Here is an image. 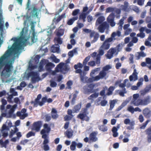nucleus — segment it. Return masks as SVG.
I'll use <instances>...</instances> for the list:
<instances>
[{
  "label": "nucleus",
  "instance_id": "nucleus-1",
  "mask_svg": "<svg viewBox=\"0 0 151 151\" xmlns=\"http://www.w3.org/2000/svg\"><path fill=\"white\" fill-rule=\"evenodd\" d=\"M14 41V43L12 47L9 48L0 58V69H1L4 66L1 73V75L6 78L10 76L12 74V71L13 68L11 62H7L9 58L13 52H16L18 51L22 46L20 39L15 38Z\"/></svg>",
  "mask_w": 151,
  "mask_h": 151
},
{
  "label": "nucleus",
  "instance_id": "nucleus-2",
  "mask_svg": "<svg viewBox=\"0 0 151 151\" xmlns=\"http://www.w3.org/2000/svg\"><path fill=\"white\" fill-rule=\"evenodd\" d=\"M111 68V67L110 65H107L104 67L102 70L100 71L99 75L93 77L92 78H88L87 81L90 82H92L93 81H97L101 79L106 78V77L107 74V72Z\"/></svg>",
  "mask_w": 151,
  "mask_h": 151
},
{
  "label": "nucleus",
  "instance_id": "nucleus-3",
  "mask_svg": "<svg viewBox=\"0 0 151 151\" xmlns=\"http://www.w3.org/2000/svg\"><path fill=\"white\" fill-rule=\"evenodd\" d=\"M45 65V68L48 71H50L55 67V65L51 62H49L47 60L42 59L38 67V71L41 72L44 71V66Z\"/></svg>",
  "mask_w": 151,
  "mask_h": 151
},
{
  "label": "nucleus",
  "instance_id": "nucleus-4",
  "mask_svg": "<svg viewBox=\"0 0 151 151\" xmlns=\"http://www.w3.org/2000/svg\"><path fill=\"white\" fill-rule=\"evenodd\" d=\"M26 9L30 17H38L40 10L37 8L35 5L30 6L28 1L26 5Z\"/></svg>",
  "mask_w": 151,
  "mask_h": 151
},
{
  "label": "nucleus",
  "instance_id": "nucleus-5",
  "mask_svg": "<svg viewBox=\"0 0 151 151\" xmlns=\"http://www.w3.org/2000/svg\"><path fill=\"white\" fill-rule=\"evenodd\" d=\"M150 97L147 96L144 99H137L132 100L130 104L135 106H138L139 105L145 106L150 102Z\"/></svg>",
  "mask_w": 151,
  "mask_h": 151
},
{
  "label": "nucleus",
  "instance_id": "nucleus-6",
  "mask_svg": "<svg viewBox=\"0 0 151 151\" xmlns=\"http://www.w3.org/2000/svg\"><path fill=\"white\" fill-rule=\"evenodd\" d=\"M115 88L114 86H111L108 88L107 87L105 86L103 87V89L100 92V95L102 96H104L103 99H104L106 95H111Z\"/></svg>",
  "mask_w": 151,
  "mask_h": 151
},
{
  "label": "nucleus",
  "instance_id": "nucleus-7",
  "mask_svg": "<svg viewBox=\"0 0 151 151\" xmlns=\"http://www.w3.org/2000/svg\"><path fill=\"white\" fill-rule=\"evenodd\" d=\"M95 85L94 83H91L87 86H85L83 87L84 93L85 94H89L98 91V88L94 89Z\"/></svg>",
  "mask_w": 151,
  "mask_h": 151
},
{
  "label": "nucleus",
  "instance_id": "nucleus-8",
  "mask_svg": "<svg viewBox=\"0 0 151 151\" xmlns=\"http://www.w3.org/2000/svg\"><path fill=\"white\" fill-rule=\"evenodd\" d=\"M50 131V126L47 124H45L43 125V129L40 132V134L42 135V138L43 139L48 138V135Z\"/></svg>",
  "mask_w": 151,
  "mask_h": 151
},
{
  "label": "nucleus",
  "instance_id": "nucleus-9",
  "mask_svg": "<svg viewBox=\"0 0 151 151\" xmlns=\"http://www.w3.org/2000/svg\"><path fill=\"white\" fill-rule=\"evenodd\" d=\"M82 113H80L77 116V117L82 120H84L88 122L90 118L87 116L88 114V109L86 108H82L81 110Z\"/></svg>",
  "mask_w": 151,
  "mask_h": 151
},
{
  "label": "nucleus",
  "instance_id": "nucleus-10",
  "mask_svg": "<svg viewBox=\"0 0 151 151\" xmlns=\"http://www.w3.org/2000/svg\"><path fill=\"white\" fill-rule=\"evenodd\" d=\"M28 77L31 76V82L33 83H35L36 82L40 80V78L39 76V74L38 72L31 71L27 74Z\"/></svg>",
  "mask_w": 151,
  "mask_h": 151
},
{
  "label": "nucleus",
  "instance_id": "nucleus-11",
  "mask_svg": "<svg viewBox=\"0 0 151 151\" xmlns=\"http://www.w3.org/2000/svg\"><path fill=\"white\" fill-rule=\"evenodd\" d=\"M99 35L98 33L93 31L89 35V38L91 40V43H93L96 42L99 37Z\"/></svg>",
  "mask_w": 151,
  "mask_h": 151
},
{
  "label": "nucleus",
  "instance_id": "nucleus-12",
  "mask_svg": "<svg viewBox=\"0 0 151 151\" xmlns=\"http://www.w3.org/2000/svg\"><path fill=\"white\" fill-rule=\"evenodd\" d=\"M112 42V39L111 38L106 39L100 47V48L104 50H107L109 49L110 44L109 43Z\"/></svg>",
  "mask_w": 151,
  "mask_h": 151
},
{
  "label": "nucleus",
  "instance_id": "nucleus-13",
  "mask_svg": "<svg viewBox=\"0 0 151 151\" xmlns=\"http://www.w3.org/2000/svg\"><path fill=\"white\" fill-rule=\"evenodd\" d=\"M109 27V25L106 22H104L101 24L98 27V29L100 32L103 33L105 30Z\"/></svg>",
  "mask_w": 151,
  "mask_h": 151
},
{
  "label": "nucleus",
  "instance_id": "nucleus-14",
  "mask_svg": "<svg viewBox=\"0 0 151 151\" xmlns=\"http://www.w3.org/2000/svg\"><path fill=\"white\" fill-rule=\"evenodd\" d=\"M114 14L113 13H111L108 16L107 19L108 22L112 27L114 26L115 25V23L114 21Z\"/></svg>",
  "mask_w": 151,
  "mask_h": 151
},
{
  "label": "nucleus",
  "instance_id": "nucleus-15",
  "mask_svg": "<svg viewBox=\"0 0 151 151\" xmlns=\"http://www.w3.org/2000/svg\"><path fill=\"white\" fill-rule=\"evenodd\" d=\"M41 126V121H38L34 122L32 128V130H35L38 132L39 131Z\"/></svg>",
  "mask_w": 151,
  "mask_h": 151
},
{
  "label": "nucleus",
  "instance_id": "nucleus-16",
  "mask_svg": "<svg viewBox=\"0 0 151 151\" xmlns=\"http://www.w3.org/2000/svg\"><path fill=\"white\" fill-rule=\"evenodd\" d=\"M142 114L146 118H149L151 117V111L149 108L146 107L143 109Z\"/></svg>",
  "mask_w": 151,
  "mask_h": 151
},
{
  "label": "nucleus",
  "instance_id": "nucleus-17",
  "mask_svg": "<svg viewBox=\"0 0 151 151\" xmlns=\"http://www.w3.org/2000/svg\"><path fill=\"white\" fill-rule=\"evenodd\" d=\"M145 134L147 135V140L148 143L151 142V126L145 131Z\"/></svg>",
  "mask_w": 151,
  "mask_h": 151
},
{
  "label": "nucleus",
  "instance_id": "nucleus-18",
  "mask_svg": "<svg viewBox=\"0 0 151 151\" xmlns=\"http://www.w3.org/2000/svg\"><path fill=\"white\" fill-rule=\"evenodd\" d=\"M41 94H40L37 95V98L35 99L34 101H31V104H33L34 107H37L40 102L39 100L41 98Z\"/></svg>",
  "mask_w": 151,
  "mask_h": 151
},
{
  "label": "nucleus",
  "instance_id": "nucleus-19",
  "mask_svg": "<svg viewBox=\"0 0 151 151\" xmlns=\"http://www.w3.org/2000/svg\"><path fill=\"white\" fill-rule=\"evenodd\" d=\"M44 139V140L43 142V144L44 145L43 146V150L45 151L49 150H50V147L47 144L49 142L48 138H45Z\"/></svg>",
  "mask_w": 151,
  "mask_h": 151
},
{
  "label": "nucleus",
  "instance_id": "nucleus-20",
  "mask_svg": "<svg viewBox=\"0 0 151 151\" xmlns=\"http://www.w3.org/2000/svg\"><path fill=\"white\" fill-rule=\"evenodd\" d=\"M121 9L125 12H128L130 11V9L129 7V3L127 1H124V5L121 6Z\"/></svg>",
  "mask_w": 151,
  "mask_h": 151
},
{
  "label": "nucleus",
  "instance_id": "nucleus-21",
  "mask_svg": "<svg viewBox=\"0 0 151 151\" xmlns=\"http://www.w3.org/2000/svg\"><path fill=\"white\" fill-rule=\"evenodd\" d=\"M137 74V73L136 72V69H134L132 75L129 77L130 81H132L133 80L135 81L137 80L138 78Z\"/></svg>",
  "mask_w": 151,
  "mask_h": 151
},
{
  "label": "nucleus",
  "instance_id": "nucleus-22",
  "mask_svg": "<svg viewBox=\"0 0 151 151\" xmlns=\"http://www.w3.org/2000/svg\"><path fill=\"white\" fill-rule=\"evenodd\" d=\"M96 135L97 133L95 132L91 133L89 136L90 140L92 141V142L96 141L97 140V138L96 137Z\"/></svg>",
  "mask_w": 151,
  "mask_h": 151
},
{
  "label": "nucleus",
  "instance_id": "nucleus-23",
  "mask_svg": "<svg viewBox=\"0 0 151 151\" xmlns=\"http://www.w3.org/2000/svg\"><path fill=\"white\" fill-rule=\"evenodd\" d=\"M81 105L82 103L80 102L75 106L73 109V113H78L79 112L81 108Z\"/></svg>",
  "mask_w": 151,
  "mask_h": 151
},
{
  "label": "nucleus",
  "instance_id": "nucleus-24",
  "mask_svg": "<svg viewBox=\"0 0 151 151\" xmlns=\"http://www.w3.org/2000/svg\"><path fill=\"white\" fill-rule=\"evenodd\" d=\"M51 117L52 119H56L58 117V115L57 114V111L55 108H52L51 111Z\"/></svg>",
  "mask_w": 151,
  "mask_h": 151
},
{
  "label": "nucleus",
  "instance_id": "nucleus-25",
  "mask_svg": "<svg viewBox=\"0 0 151 151\" xmlns=\"http://www.w3.org/2000/svg\"><path fill=\"white\" fill-rule=\"evenodd\" d=\"M56 36L58 37H60L64 35V30L59 28L56 30Z\"/></svg>",
  "mask_w": 151,
  "mask_h": 151
},
{
  "label": "nucleus",
  "instance_id": "nucleus-26",
  "mask_svg": "<svg viewBox=\"0 0 151 151\" xmlns=\"http://www.w3.org/2000/svg\"><path fill=\"white\" fill-rule=\"evenodd\" d=\"M17 105L16 104L14 105L9 110L8 112V114L9 115V116H7V118H10L12 117V116L14 111L15 109L16 108Z\"/></svg>",
  "mask_w": 151,
  "mask_h": 151
},
{
  "label": "nucleus",
  "instance_id": "nucleus-27",
  "mask_svg": "<svg viewBox=\"0 0 151 151\" xmlns=\"http://www.w3.org/2000/svg\"><path fill=\"white\" fill-rule=\"evenodd\" d=\"M9 139H7L4 142L3 141L2 139H0V145H1V147H4L5 148L7 147V145L9 144Z\"/></svg>",
  "mask_w": 151,
  "mask_h": 151
},
{
  "label": "nucleus",
  "instance_id": "nucleus-28",
  "mask_svg": "<svg viewBox=\"0 0 151 151\" xmlns=\"http://www.w3.org/2000/svg\"><path fill=\"white\" fill-rule=\"evenodd\" d=\"M99 95V93H96V92H94L88 97V99L91 100L92 102L94 100L93 99L96 98Z\"/></svg>",
  "mask_w": 151,
  "mask_h": 151
},
{
  "label": "nucleus",
  "instance_id": "nucleus-29",
  "mask_svg": "<svg viewBox=\"0 0 151 151\" xmlns=\"http://www.w3.org/2000/svg\"><path fill=\"white\" fill-rule=\"evenodd\" d=\"M138 55H136L135 57L137 60H139L141 57H144L146 56V54L143 51L138 52Z\"/></svg>",
  "mask_w": 151,
  "mask_h": 151
},
{
  "label": "nucleus",
  "instance_id": "nucleus-30",
  "mask_svg": "<svg viewBox=\"0 0 151 151\" xmlns=\"http://www.w3.org/2000/svg\"><path fill=\"white\" fill-rule=\"evenodd\" d=\"M86 75V73H84L80 76L81 81L83 83H86L87 81L88 77L86 76H85Z\"/></svg>",
  "mask_w": 151,
  "mask_h": 151
},
{
  "label": "nucleus",
  "instance_id": "nucleus-31",
  "mask_svg": "<svg viewBox=\"0 0 151 151\" xmlns=\"http://www.w3.org/2000/svg\"><path fill=\"white\" fill-rule=\"evenodd\" d=\"M105 18L104 16H101L99 17L96 21V25H98L102 24Z\"/></svg>",
  "mask_w": 151,
  "mask_h": 151
},
{
  "label": "nucleus",
  "instance_id": "nucleus-32",
  "mask_svg": "<svg viewBox=\"0 0 151 151\" xmlns=\"http://www.w3.org/2000/svg\"><path fill=\"white\" fill-rule=\"evenodd\" d=\"M78 93V91L76 90L75 91V93L73 94V97L71 100V103L73 105L75 103L77 94Z\"/></svg>",
  "mask_w": 151,
  "mask_h": 151
},
{
  "label": "nucleus",
  "instance_id": "nucleus-33",
  "mask_svg": "<svg viewBox=\"0 0 151 151\" xmlns=\"http://www.w3.org/2000/svg\"><path fill=\"white\" fill-rule=\"evenodd\" d=\"M78 19V17H74L70 19L67 22V24L70 25H72L73 23L74 22Z\"/></svg>",
  "mask_w": 151,
  "mask_h": 151
},
{
  "label": "nucleus",
  "instance_id": "nucleus-34",
  "mask_svg": "<svg viewBox=\"0 0 151 151\" xmlns=\"http://www.w3.org/2000/svg\"><path fill=\"white\" fill-rule=\"evenodd\" d=\"M98 127L100 130L103 132H106L108 130L107 127L105 126L104 125H99Z\"/></svg>",
  "mask_w": 151,
  "mask_h": 151
},
{
  "label": "nucleus",
  "instance_id": "nucleus-35",
  "mask_svg": "<svg viewBox=\"0 0 151 151\" xmlns=\"http://www.w3.org/2000/svg\"><path fill=\"white\" fill-rule=\"evenodd\" d=\"M18 131V129L17 128L15 127L14 128V131L12 129L11 131L10 132V134L9 135V137L10 138H11L14 135L15 133L17 132Z\"/></svg>",
  "mask_w": 151,
  "mask_h": 151
},
{
  "label": "nucleus",
  "instance_id": "nucleus-36",
  "mask_svg": "<svg viewBox=\"0 0 151 151\" xmlns=\"http://www.w3.org/2000/svg\"><path fill=\"white\" fill-rule=\"evenodd\" d=\"M77 143L74 141L72 142L71 145H70V149L72 151H74L76 149V146Z\"/></svg>",
  "mask_w": 151,
  "mask_h": 151
},
{
  "label": "nucleus",
  "instance_id": "nucleus-37",
  "mask_svg": "<svg viewBox=\"0 0 151 151\" xmlns=\"http://www.w3.org/2000/svg\"><path fill=\"white\" fill-rule=\"evenodd\" d=\"M128 81V79H125L123 83H120L119 85V87L122 88V90H123L124 88H125V87L126 86V82Z\"/></svg>",
  "mask_w": 151,
  "mask_h": 151
},
{
  "label": "nucleus",
  "instance_id": "nucleus-38",
  "mask_svg": "<svg viewBox=\"0 0 151 151\" xmlns=\"http://www.w3.org/2000/svg\"><path fill=\"white\" fill-rule=\"evenodd\" d=\"M47 101V97L46 96L43 97L42 99V101H40L39 104V105L40 106H43L44 103Z\"/></svg>",
  "mask_w": 151,
  "mask_h": 151
},
{
  "label": "nucleus",
  "instance_id": "nucleus-39",
  "mask_svg": "<svg viewBox=\"0 0 151 151\" xmlns=\"http://www.w3.org/2000/svg\"><path fill=\"white\" fill-rule=\"evenodd\" d=\"M116 102L115 100H111L110 101V109L112 110L114 107L115 104Z\"/></svg>",
  "mask_w": 151,
  "mask_h": 151
},
{
  "label": "nucleus",
  "instance_id": "nucleus-40",
  "mask_svg": "<svg viewBox=\"0 0 151 151\" xmlns=\"http://www.w3.org/2000/svg\"><path fill=\"white\" fill-rule=\"evenodd\" d=\"M73 131H71L67 130L66 132V134L67 137L68 138H70L73 135Z\"/></svg>",
  "mask_w": 151,
  "mask_h": 151
},
{
  "label": "nucleus",
  "instance_id": "nucleus-41",
  "mask_svg": "<svg viewBox=\"0 0 151 151\" xmlns=\"http://www.w3.org/2000/svg\"><path fill=\"white\" fill-rule=\"evenodd\" d=\"M60 37H55L54 39V41L55 42H56L58 44L61 45L63 43V40Z\"/></svg>",
  "mask_w": 151,
  "mask_h": 151
},
{
  "label": "nucleus",
  "instance_id": "nucleus-42",
  "mask_svg": "<svg viewBox=\"0 0 151 151\" xmlns=\"http://www.w3.org/2000/svg\"><path fill=\"white\" fill-rule=\"evenodd\" d=\"M52 52L53 53L58 52L59 50V47H56L55 45H54L51 48Z\"/></svg>",
  "mask_w": 151,
  "mask_h": 151
},
{
  "label": "nucleus",
  "instance_id": "nucleus-43",
  "mask_svg": "<svg viewBox=\"0 0 151 151\" xmlns=\"http://www.w3.org/2000/svg\"><path fill=\"white\" fill-rule=\"evenodd\" d=\"M146 62L147 64H150V65L147 66L150 70H151V59L150 58H146Z\"/></svg>",
  "mask_w": 151,
  "mask_h": 151
},
{
  "label": "nucleus",
  "instance_id": "nucleus-44",
  "mask_svg": "<svg viewBox=\"0 0 151 151\" xmlns=\"http://www.w3.org/2000/svg\"><path fill=\"white\" fill-rule=\"evenodd\" d=\"M151 121V120L150 119L147 120L140 127V129H145L148 123Z\"/></svg>",
  "mask_w": 151,
  "mask_h": 151
},
{
  "label": "nucleus",
  "instance_id": "nucleus-45",
  "mask_svg": "<svg viewBox=\"0 0 151 151\" xmlns=\"http://www.w3.org/2000/svg\"><path fill=\"white\" fill-rule=\"evenodd\" d=\"M151 121V120L150 119L147 120L140 127V129H145L148 123Z\"/></svg>",
  "mask_w": 151,
  "mask_h": 151
},
{
  "label": "nucleus",
  "instance_id": "nucleus-46",
  "mask_svg": "<svg viewBox=\"0 0 151 151\" xmlns=\"http://www.w3.org/2000/svg\"><path fill=\"white\" fill-rule=\"evenodd\" d=\"M115 8L112 7H108L106 9V13H109L110 12H114Z\"/></svg>",
  "mask_w": 151,
  "mask_h": 151
},
{
  "label": "nucleus",
  "instance_id": "nucleus-47",
  "mask_svg": "<svg viewBox=\"0 0 151 151\" xmlns=\"http://www.w3.org/2000/svg\"><path fill=\"white\" fill-rule=\"evenodd\" d=\"M15 89L14 88H11L10 90V93H12V95L13 96H17L18 95V93L17 91H15Z\"/></svg>",
  "mask_w": 151,
  "mask_h": 151
},
{
  "label": "nucleus",
  "instance_id": "nucleus-48",
  "mask_svg": "<svg viewBox=\"0 0 151 151\" xmlns=\"http://www.w3.org/2000/svg\"><path fill=\"white\" fill-rule=\"evenodd\" d=\"M90 57L89 56H88L86 57L85 59L83 61V65H86L87 64V63L89 60L90 59Z\"/></svg>",
  "mask_w": 151,
  "mask_h": 151
},
{
  "label": "nucleus",
  "instance_id": "nucleus-49",
  "mask_svg": "<svg viewBox=\"0 0 151 151\" xmlns=\"http://www.w3.org/2000/svg\"><path fill=\"white\" fill-rule=\"evenodd\" d=\"M83 67V65L80 63H78L77 64L75 65L74 68L75 69H77L78 68H82Z\"/></svg>",
  "mask_w": 151,
  "mask_h": 151
},
{
  "label": "nucleus",
  "instance_id": "nucleus-50",
  "mask_svg": "<svg viewBox=\"0 0 151 151\" xmlns=\"http://www.w3.org/2000/svg\"><path fill=\"white\" fill-rule=\"evenodd\" d=\"M100 69V68H98L92 70L90 73V76H92L94 75L96 72L99 71Z\"/></svg>",
  "mask_w": 151,
  "mask_h": 151
},
{
  "label": "nucleus",
  "instance_id": "nucleus-51",
  "mask_svg": "<svg viewBox=\"0 0 151 151\" xmlns=\"http://www.w3.org/2000/svg\"><path fill=\"white\" fill-rule=\"evenodd\" d=\"M130 57L129 58V64H133L134 63L133 60L134 55L132 54H130Z\"/></svg>",
  "mask_w": 151,
  "mask_h": 151
},
{
  "label": "nucleus",
  "instance_id": "nucleus-52",
  "mask_svg": "<svg viewBox=\"0 0 151 151\" xmlns=\"http://www.w3.org/2000/svg\"><path fill=\"white\" fill-rule=\"evenodd\" d=\"M107 100L106 99H103L101 101L100 104L101 106H104L107 104Z\"/></svg>",
  "mask_w": 151,
  "mask_h": 151
},
{
  "label": "nucleus",
  "instance_id": "nucleus-53",
  "mask_svg": "<svg viewBox=\"0 0 151 151\" xmlns=\"http://www.w3.org/2000/svg\"><path fill=\"white\" fill-rule=\"evenodd\" d=\"M101 57L99 55H97V57L96 58V62L95 63L99 66L100 63Z\"/></svg>",
  "mask_w": 151,
  "mask_h": 151
},
{
  "label": "nucleus",
  "instance_id": "nucleus-54",
  "mask_svg": "<svg viewBox=\"0 0 151 151\" xmlns=\"http://www.w3.org/2000/svg\"><path fill=\"white\" fill-rule=\"evenodd\" d=\"M73 117V116H71L67 115L64 117V119L65 121L70 120Z\"/></svg>",
  "mask_w": 151,
  "mask_h": 151
},
{
  "label": "nucleus",
  "instance_id": "nucleus-55",
  "mask_svg": "<svg viewBox=\"0 0 151 151\" xmlns=\"http://www.w3.org/2000/svg\"><path fill=\"white\" fill-rule=\"evenodd\" d=\"M35 134L34 132L30 131L29 132L26 134V137L27 138H29L32 136H34Z\"/></svg>",
  "mask_w": 151,
  "mask_h": 151
},
{
  "label": "nucleus",
  "instance_id": "nucleus-56",
  "mask_svg": "<svg viewBox=\"0 0 151 151\" xmlns=\"http://www.w3.org/2000/svg\"><path fill=\"white\" fill-rule=\"evenodd\" d=\"M80 12V10L78 9H77L73 11L72 15L73 16H75L77 15Z\"/></svg>",
  "mask_w": 151,
  "mask_h": 151
},
{
  "label": "nucleus",
  "instance_id": "nucleus-57",
  "mask_svg": "<svg viewBox=\"0 0 151 151\" xmlns=\"http://www.w3.org/2000/svg\"><path fill=\"white\" fill-rule=\"evenodd\" d=\"M86 14L85 13H82L79 16V19H85L86 17Z\"/></svg>",
  "mask_w": 151,
  "mask_h": 151
},
{
  "label": "nucleus",
  "instance_id": "nucleus-58",
  "mask_svg": "<svg viewBox=\"0 0 151 151\" xmlns=\"http://www.w3.org/2000/svg\"><path fill=\"white\" fill-rule=\"evenodd\" d=\"M134 109L131 106H129L127 108V110L131 112V113L133 114L134 112Z\"/></svg>",
  "mask_w": 151,
  "mask_h": 151
},
{
  "label": "nucleus",
  "instance_id": "nucleus-59",
  "mask_svg": "<svg viewBox=\"0 0 151 151\" xmlns=\"http://www.w3.org/2000/svg\"><path fill=\"white\" fill-rule=\"evenodd\" d=\"M45 116L46 121L48 122L51 120V117L49 114H47L45 115Z\"/></svg>",
  "mask_w": 151,
  "mask_h": 151
},
{
  "label": "nucleus",
  "instance_id": "nucleus-60",
  "mask_svg": "<svg viewBox=\"0 0 151 151\" xmlns=\"http://www.w3.org/2000/svg\"><path fill=\"white\" fill-rule=\"evenodd\" d=\"M75 71V73H79L80 76L85 73L84 71H82V70L81 69H77Z\"/></svg>",
  "mask_w": 151,
  "mask_h": 151
},
{
  "label": "nucleus",
  "instance_id": "nucleus-61",
  "mask_svg": "<svg viewBox=\"0 0 151 151\" xmlns=\"http://www.w3.org/2000/svg\"><path fill=\"white\" fill-rule=\"evenodd\" d=\"M122 91H120L119 93L120 96L123 97L124 96V93H126L127 92L126 88H124L123 90H122Z\"/></svg>",
  "mask_w": 151,
  "mask_h": 151
},
{
  "label": "nucleus",
  "instance_id": "nucleus-62",
  "mask_svg": "<svg viewBox=\"0 0 151 151\" xmlns=\"http://www.w3.org/2000/svg\"><path fill=\"white\" fill-rule=\"evenodd\" d=\"M50 86L52 87H54L56 86L57 85V83L55 81H50Z\"/></svg>",
  "mask_w": 151,
  "mask_h": 151
},
{
  "label": "nucleus",
  "instance_id": "nucleus-63",
  "mask_svg": "<svg viewBox=\"0 0 151 151\" xmlns=\"http://www.w3.org/2000/svg\"><path fill=\"white\" fill-rule=\"evenodd\" d=\"M137 37H139L141 38H143L145 37V35L144 33L142 32L137 34Z\"/></svg>",
  "mask_w": 151,
  "mask_h": 151
},
{
  "label": "nucleus",
  "instance_id": "nucleus-64",
  "mask_svg": "<svg viewBox=\"0 0 151 151\" xmlns=\"http://www.w3.org/2000/svg\"><path fill=\"white\" fill-rule=\"evenodd\" d=\"M126 105V104L124 103H123L121 105L119 106L116 109V111H118L121 110L123 107H124Z\"/></svg>",
  "mask_w": 151,
  "mask_h": 151
}]
</instances>
